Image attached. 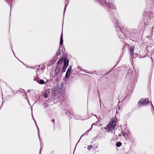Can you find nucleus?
Listing matches in <instances>:
<instances>
[{"mask_svg": "<svg viewBox=\"0 0 154 154\" xmlns=\"http://www.w3.org/2000/svg\"><path fill=\"white\" fill-rule=\"evenodd\" d=\"M95 1L100 5L105 7V9L107 10L110 17L112 18H114L113 22L116 25H117L116 26V27L119 36L120 38L125 39V34H126V28L125 29L124 27L119 26V21L114 17V15L117 12L115 5L109 2H107L106 0H95Z\"/></svg>", "mask_w": 154, "mask_h": 154, "instance_id": "f257e3e1", "label": "nucleus"}, {"mask_svg": "<svg viewBox=\"0 0 154 154\" xmlns=\"http://www.w3.org/2000/svg\"><path fill=\"white\" fill-rule=\"evenodd\" d=\"M146 2L149 1L150 4H149L145 8V11L143 14L144 19V23L145 26L147 25V23H148L150 20L151 17L153 15V13H152V5L151 4L154 2V0H146Z\"/></svg>", "mask_w": 154, "mask_h": 154, "instance_id": "f03ea898", "label": "nucleus"}, {"mask_svg": "<svg viewBox=\"0 0 154 154\" xmlns=\"http://www.w3.org/2000/svg\"><path fill=\"white\" fill-rule=\"evenodd\" d=\"M117 121H118L117 119L115 117V118L112 119L109 123L107 125L106 129L107 130L108 132H112L113 131H115V128L116 125Z\"/></svg>", "mask_w": 154, "mask_h": 154, "instance_id": "7ed1b4c3", "label": "nucleus"}, {"mask_svg": "<svg viewBox=\"0 0 154 154\" xmlns=\"http://www.w3.org/2000/svg\"><path fill=\"white\" fill-rule=\"evenodd\" d=\"M51 93L54 96H55L63 91V89L61 86H57L51 89Z\"/></svg>", "mask_w": 154, "mask_h": 154, "instance_id": "20e7f679", "label": "nucleus"}, {"mask_svg": "<svg viewBox=\"0 0 154 154\" xmlns=\"http://www.w3.org/2000/svg\"><path fill=\"white\" fill-rule=\"evenodd\" d=\"M149 103V102L148 98H142L140 99V100L138 102V106L137 107H138L139 108H140L143 105Z\"/></svg>", "mask_w": 154, "mask_h": 154, "instance_id": "39448f33", "label": "nucleus"}, {"mask_svg": "<svg viewBox=\"0 0 154 154\" xmlns=\"http://www.w3.org/2000/svg\"><path fill=\"white\" fill-rule=\"evenodd\" d=\"M72 67L71 66H69L65 76V77L66 79L68 78L70 76L72 70Z\"/></svg>", "mask_w": 154, "mask_h": 154, "instance_id": "423d86ee", "label": "nucleus"}, {"mask_svg": "<svg viewBox=\"0 0 154 154\" xmlns=\"http://www.w3.org/2000/svg\"><path fill=\"white\" fill-rule=\"evenodd\" d=\"M45 67L44 64L39 65V74H41L43 73L44 70L45 69Z\"/></svg>", "mask_w": 154, "mask_h": 154, "instance_id": "0eeeda50", "label": "nucleus"}, {"mask_svg": "<svg viewBox=\"0 0 154 154\" xmlns=\"http://www.w3.org/2000/svg\"><path fill=\"white\" fill-rule=\"evenodd\" d=\"M60 71V68L57 66L56 67L54 70V76H55L57 75L59 73Z\"/></svg>", "mask_w": 154, "mask_h": 154, "instance_id": "6e6552de", "label": "nucleus"}, {"mask_svg": "<svg viewBox=\"0 0 154 154\" xmlns=\"http://www.w3.org/2000/svg\"><path fill=\"white\" fill-rule=\"evenodd\" d=\"M63 65L66 66L68 67L69 63V60L66 58H64V60H63Z\"/></svg>", "mask_w": 154, "mask_h": 154, "instance_id": "1a4fd4ad", "label": "nucleus"}, {"mask_svg": "<svg viewBox=\"0 0 154 154\" xmlns=\"http://www.w3.org/2000/svg\"><path fill=\"white\" fill-rule=\"evenodd\" d=\"M63 43V34L62 33L61 35V36L60 37V47H62V45Z\"/></svg>", "mask_w": 154, "mask_h": 154, "instance_id": "9d476101", "label": "nucleus"}, {"mask_svg": "<svg viewBox=\"0 0 154 154\" xmlns=\"http://www.w3.org/2000/svg\"><path fill=\"white\" fill-rule=\"evenodd\" d=\"M43 94L44 97L47 98L48 97L49 94V93L48 91L47 92V91H45L43 92Z\"/></svg>", "mask_w": 154, "mask_h": 154, "instance_id": "9b49d317", "label": "nucleus"}, {"mask_svg": "<svg viewBox=\"0 0 154 154\" xmlns=\"http://www.w3.org/2000/svg\"><path fill=\"white\" fill-rule=\"evenodd\" d=\"M64 58L62 57L57 62V66L59 65L61 63L63 62V60H64Z\"/></svg>", "mask_w": 154, "mask_h": 154, "instance_id": "f8f14e48", "label": "nucleus"}, {"mask_svg": "<svg viewBox=\"0 0 154 154\" xmlns=\"http://www.w3.org/2000/svg\"><path fill=\"white\" fill-rule=\"evenodd\" d=\"M61 47H60L58 49V51H57V52H56L55 55L56 56H58L60 55V54H61Z\"/></svg>", "mask_w": 154, "mask_h": 154, "instance_id": "ddd939ff", "label": "nucleus"}, {"mask_svg": "<svg viewBox=\"0 0 154 154\" xmlns=\"http://www.w3.org/2000/svg\"><path fill=\"white\" fill-rule=\"evenodd\" d=\"M69 1H70V0H66L67 3H66L65 4V7H64V14L65 11L66 10L67 6L68 5V3L69 2Z\"/></svg>", "mask_w": 154, "mask_h": 154, "instance_id": "4468645a", "label": "nucleus"}, {"mask_svg": "<svg viewBox=\"0 0 154 154\" xmlns=\"http://www.w3.org/2000/svg\"><path fill=\"white\" fill-rule=\"evenodd\" d=\"M55 62L52 59L51 60H50L49 62V64L48 65V66H52Z\"/></svg>", "mask_w": 154, "mask_h": 154, "instance_id": "2eb2a0df", "label": "nucleus"}, {"mask_svg": "<svg viewBox=\"0 0 154 154\" xmlns=\"http://www.w3.org/2000/svg\"><path fill=\"white\" fill-rule=\"evenodd\" d=\"M45 82L43 80L40 79V78H39V84L41 85H43L45 84Z\"/></svg>", "mask_w": 154, "mask_h": 154, "instance_id": "dca6fc26", "label": "nucleus"}, {"mask_svg": "<svg viewBox=\"0 0 154 154\" xmlns=\"http://www.w3.org/2000/svg\"><path fill=\"white\" fill-rule=\"evenodd\" d=\"M122 145V143L120 142H117L116 143V146L117 147H119Z\"/></svg>", "mask_w": 154, "mask_h": 154, "instance_id": "f3484780", "label": "nucleus"}, {"mask_svg": "<svg viewBox=\"0 0 154 154\" xmlns=\"http://www.w3.org/2000/svg\"><path fill=\"white\" fill-rule=\"evenodd\" d=\"M133 51H134V48L132 47H131L130 48V54L132 56H134Z\"/></svg>", "mask_w": 154, "mask_h": 154, "instance_id": "a211bd4d", "label": "nucleus"}, {"mask_svg": "<svg viewBox=\"0 0 154 154\" xmlns=\"http://www.w3.org/2000/svg\"><path fill=\"white\" fill-rule=\"evenodd\" d=\"M121 133L125 137H126L128 136L127 133L123 131H121Z\"/></svg>", "mask_w": 154, "mask_h": 154, "instance_id": "6ab92c4d", "label": "nucleus"}, {"mask_svg": "<svg viewBox=\"0 0 154 154\" xmlns=\"http://www.w3.org/2000/svg\"><path fill=\"white\" fill-rule=\"evenodd\" d=\"M58 59V58L57 56H56L55 55L52 60L55 62Z\"/></svg>", "mask_w": 154, "mask_h": 154, "instance_id": "aec40b11", "label": "nucleus"}, {"mask_svg": "<svg viewBox=\"0 0 154 154\" xmlns=\"http://www.w3.org/2000/svg\"><path fill=\"white\" fill-rule=\"evenodd\" d=\"M67 67L63 66L62 72H65L66 69H67Z\"/></svg>", "mask_w": 154, "mask_h": 154, "instance_id": "412c9836", "label": "nucleus"}, {"mask_svg": "<svg viewBox=\"0 0 154 154\" xmlns=\"http://www.w3.org/2000/svg\"><path fill=\"white\" fill-rule=\"evenodd\" d=\"M62 54H63V57H65L64 58H66L67 59V57L68 56L66 52H64Z\"/></svg>", "mask_w": 154, "mask_h": 154, "instance_id": "4be33fe9", "label": "nucleus"}, {"mask_svg": "<svg viewBox=\"0 0 154 154\" xmlns=\"http://www.w3.org/2000/svg\"><path fill=\"white\" fill-rule=\"evenodd\" d=\"M61 48L62 49L61 50V51H62V53L65 52V48L64 46H62Z\"/></svg>", "mask_w": 154, "mask_h": 154, "instance_id": "5701e85b", "label": "nucleus"}, {"mask_svg": "<svg viewBox=\"0 0 154 154\" xmlns=\"http://www.w3.org/2000/svg\"><path fill=\"white\" fill-rule=\"evenodd\" d=\"M93 147V146L92 145H90L88 146V149L90 150Z\"/></svg>", "mask_w": 154, "mask_h": 154, "instance_id": "b1692460", "label": "nucleus"}, {"mask_svg": "<svg viewBox=\"0 0 154 154\" xmlns=\"http://www.w3.org/2000/svg\"><path fill=\"white\" fill-rule=\"evenodd\" d=\"M40 146H41V148H40V152H39V154H40V151H41V150L42 149V146H43V144L42 143V144H41V141H40Z\"/></svg>", "mask_w": 154, "mask_h": 154, "instance_id": "393cba45", "label": "nucleus"}, {"mask_svg": "<svg viewBox=\"0 0 154 154\" xmlns=\"http://www.w3.org/2000/svg\"><path fill=\"white\" fill-rule=\"evenodd\" d=\"M99 102H100V108L101 109L102 108V106H101V102H102V101H101V99H100V98L99 97Z\"/></svg>", "mask_w": 154, "mask_h": 154, "instance_id": "a878e982", "label": "nucleus"}, {"mask_svg": "<svg viewBox=\"0 0 154 154\" xmlns=\"http://www.w3.org/2000/svg\"><path fill=\"white\" fill-rule=\"evenodd\" d=\"M63 104V105L64 106L65 105V106H66V103H64V102L62 103H61V106H62Z\"/></svg>", "mask_w": 154, "mask_h": 154, "instance_id": "bb28decb", "label": "nucleus"}, {"mask_svg": "<svg viewBox=\"0 0 154 154\" xmlns=\"http://www.w3.org/2000/svg\"><path fill=\"white\" fill-rule=\"evenodd\" d=\"M82 135L81 136V137H80V139H79V140L78 141V142L75 145V147H76V146H77V144H78V143L79 142V141H80V139H81V137H82Z\"/></svg>", "mask_w": 154, "mask_h": 154, "instance_id": "cd10ccee", "label": "nucleus"}, {"mask_svg": "<svg viewBox=\"0 0 154 154\" xmlns=\"http://www.w3.org/2000/svg\"><path fill=\"white\" fill-rule=\"evenodd\" d=\"M92 126L91 128H90V129L89 130L87 131L86 132H88L90 131H91V129H92Z\"/></svg>", "mask_w": 154, "mask_h": 154, "instance_id": "c85d7f7f", "label": "nucleus"}, {"mask_svg": "<svg viewBox=\"0 0 154 154\" xmlns=\"http://www.w3.org/2000/svg\"><path fill=\"white\" fill-rule=\"evenodd\" d=\"M151 106H152V108L153 109V110H154V106H153L152 104V102H151Z\"/></svg>", "mask_w": 154, "mask_h": 154, "instance_id": "c756f323", "label": "nucleus"}, {"mask_svg": "<svg viewBox=\"0 0 154 154\" xmlns=\"http://www.w3.org/2000/svg\"><path fill=\"white\" fill-rule=\"evenodd\" d=\"M135 82H136L137 81V77L135 79Z\"/></svg>", "mask_w": 154, "mask_h": 154, "instance_id": "7c9ffc66", "label": "nucleus"}, {"mask_svg": "<svg viewBox=\"0 0 154 154\" xmlns=\"http://www.w3.org/2000/svg\"><path fill=\"white\" fill-rule=\"evenodd\" d=\"M96 125V123H94L93 124H92V125Z\"/></svg>", "mask_w": 154, "mask_h": 154, "instance_id": "2f4dec72", "label": "nucleus"}, {"mask_svg": "<svg viewBox=\"0 0 154 154\" xmlns=\"http://www.w3.org/2000/svg\"><path fill=\"white\" fill-rule=\"evenodd\" d=\"M97 92H98V95H99V96H100V95H99V93L98 90H97Z\"/></svg>", "mask_w": 154, "mask_h": 154, "instance_id": "473e14b6", "label": "nucleus"}, {"mask_svg": "<svg viewBox=\"0 0 154 154\" xmlns=\"http://www.w3.org/2000/svg\"><path fill=\"white\" fill-rule=\"evenodd\" d=\"M118 135L119 137H120L121 136V134H119Z\"/></svg>", "mask_w": 154, "mask_h": 154, "instance_id": "72a5a7b5", "label": "nucleus"}, {"mask_svg": "<svg viewBox=\"0 0 154 154\" xmlns=\"http://www.w3.org/2000/svg\"><path fill=\"white\" fill-rule=\"evenodd\" d=\"M94 116H96V118H97V116L96 115H94Z\"/></svg>", "mask_w": 154, "mask_h": 154, "instance_id": "f704fd0d", "label": "nucleus"}, {"mask_svg": "<svg viewBox=\"0 0 154 154\" xmlns=\"http://www.w3.org/2000/svg\"><path fill=\"white\" fill-rule=\"evenodd\" d=\"M54 122V119L53 120V122Z\"/></svg>", "mask_w": 154, "mask_h": 154, "instance_id": "c9c22d12", "label": "nucleus"}, {"mask_svg": "<svg viewBox=\"0 0 154 154\" xmlns=\"http://www.w3.org/2000/svg\"><path fill=\"white\" fill-rule=\"evenodd\" d=\"M116 65H115V66L113 67V69L116 66Z\"/></svg>", "mask_w": 154, "mask_h": 154, "instance_id": "e433bc0d", "label": "nucleus"}, {"mask_svg": "<svg viewBox=\"0 0 154 154\" xmlns=\"http://www.w3.org/2000/svg\"><path fill=\"white\" fill-rule=\"evenodd\" d=\"M116 136L117 137H118V136L117 135H116Z\"/></svg>", "mask_w": 154, "mask_h": 154, "instance_id": "4c0bfd02", "label": "nucleus"}, {"mask_svg": "<svg viewBox=\"0 0 154 154\" xmlns=\"http://www.w3.org/2000/svg\"><path fill=\"white\" fill-rule=\"evenodd\" d=\"M113 132H114V134H115V131H114Z\"/></svg>", "mask_w": 154, "mask_h": 154, "instance_id": "58836bf2", "label": "nucleus"}, {"mask_svg": "<svg viewBox=\"0 0 154 154\" xmlns=\"http://www.w3.org/2000/svg\"><path fill=\"white\" fill-rule=\"evenodd\" d=\"M72 72H73V71H72V73H72Z\"/></svg>", "mask_w": 154, "mask_h": 154, "instance_id": "ea45409f", "label": "nucleus"}, {"mask_svg": "<svg viewBox=\"0 0 154 154\" xmlns=\"http://www.w3.org/2000/svg\"><path fill=\"white\" fill-rule=\"evenodd\" d=\"M103 107H104V106L103 105Z\"/></svg>", "mask_w": 154, "mask_h": 154, "instance_id": "a19ab883", "label": "nucleus"}, {"mask_svg": "<svg viewBox=\"0 0 154 154\" xmlns=\"http://www.w3.org/2000/svg\"><path fill=\"white\" fill-rule=\"evenodd\" d=\"M63 108H65V106H64Z\"/></svg>", "mask_w": 154, "mask_h": 154, "instance_id": "79ce46f5", "label": "nucleus"}, {"mask_svg": "<svg viewBox=\"0 0 154 154\" xmlns=\"http://www.w3.org/2000/svg\"><path fill=\"white\" fill-rule=\"evenodd\" d=\"M39 140H40V137H39Z\"/></svg>", "mask_w": 154, "mask_h": 154, "instance_id": "37998d69", "label": "nucleus"}, {"mask_svg": "<svg viewBox=\"0 0 154 154\" xmlns=\"http://www.w3.org/2000/svg\"><path fill=\"white\" fill-rule=\"evenodd\" d=\"M140 26H142V25H141Z\"/></svg>", "mask_w": 154, "mask_h": 154, "instance_id": "c03bdc74", "label": "nucleus"}]
</instances>
